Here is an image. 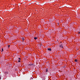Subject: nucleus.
<instances>
[{
  "mask_svg": "<svg viewBox=\"0 0 80 80\" xmlns=\"http://www.w3.org/2000/svg\"><path fill=\"white\" fill-rule=\"evenodd\" d=\"M78 34H80V31L79 32H78Z\"/></svg>",
  "mask_w": 80,
  "mask_h": 80,
  "instance_id": "nucleus-10",
  "label": "nucleus"
},
{
  "mask_svg": "<svg viewBox=\"0 0 80 80\" xmlns=\"http://www.w3.org/2000/svg\"><path fill=\"white\" fill-rule=\"evenodd\" d=\"M46 72H48V68H47L46 69Z\"/></svg>",
  "mask_w": 80,
  "mask_h": 80,
  "instance_id": "nucleus-5",
  "label": "nucleus"
},
{
  "mask_svg": "<svg viewBox=\"0 0 80 80\" xmlns=\"http://www.w3.org/2000/svg\"><path fill=\"white\" fill-rule=\"evenodd\" d=\"M18 59H19V60H21V59L20 58H19Z\"/></svg>",
  "mask_w": 80,
  "mask_h": 80,
  "instance_id": "nucleus-13",
  "label": "nucleus"
},
{
  "mask_svg": "<svg viewBox=\"0 0 80 80\" xmlns=\"http://www.w3.org/2000/svg\"><path fill=\"white\" fill-rule=\"evenodd\" d=\"M38 38V37H35L34 38V40H37V39Z\"/></svg>",
  "mask_w": 80,
  "mask_h": 80,
  "instance_id": "nucleus-4",
  "label": "nucleus"
},
{
  "mask_svg": "<svg viewBox=\"0 0 80 80\" xmlns=\"http://www.w3.org/2000/svg\"><path fill=\"white\" fill-rule=\"evenodd\" d=\"M22 40H24L23 39V38H22Z\"/></svg>",
  "mask_w": 80,
  "mask_h": 80,
  "instance_id": "nucleus-14",
  "label": "nucleus"
},
{
  "mask_svg": "<svg viewBox=\"0 0 80 80\" xmlns=\"http://www.w3.org/2000/svg\"><path fill=\"white\" fill-rule=\"evenodd\" d=\"M8 48H9L10 47V45H8Z\"/></svg>",
  "mask_w": 80,
  "mask_h": 80,
  "instance_id": "nucleus-8",
  "label": "nucleus"
},
{
  "mask_svg": "<svg viewBox=\"0 0 80 80\" xmlns=\"http://www.w3.org/2000/svg\"><path fill=\"white\" fill-rule=\"evenodd\" d=\"M74 61L75 62H78V60L77 59H75Z\"/></svg>",
  "mask_w": 80,
  "mask_h": 80,
  "instance_id": "nucleus-3",
  "label": "nucleus"
},
{
  "mask_svg": "<svg viewBox=\"0 0 80 80\" xmlns=\"http://www.w3.org/2000/svg\"><path fill=\"white\" fill-rule=\"evenodd\" d=\"M28 65H30V66H32V65H33V64H29Z\"/></svg>",
  "mask_w": 80,
  "mask_h": 80,
  "instance_id": "nucleus-6",
  "label": "nucleus"
},
{
  "mask_svg": "<svg viewBox=\"0 0 80 80\" xmlns=\"http://www.w3.org/2000/svg\"><path fill=\"white\" fill-rule=\"evenodd\" d=\"M79 18H80V15L79 16Z\"/></svg>",
  "mask_w": 80,
  "mask_h": 80,
  "instance_id": "nucleus-15",
  "label": "nucleus"
},
{
  "mask_svg": "<svg viewBox=\"0 0 80 80\" xmlns=\"http://www.w3.org/2000/svg\"><path fill=\"white\" fill-rule=\"evenodd\" d=\"M3 49L2 48V52H3Z\"/></svg>",
  "mask_w": 80,
  "mask_h": 80,
  "instance_id": "nucleus-11",
  "label": "nucleus"
},
{
  "mask_svg": "<svg viewBox=\"0 0 80 80\" xmlns=\"http://www.w3.org/2000/svg\"><path fill=\"white\" fill-rule=\"evenodd\" d=\"M60 47H61L62 48H63V46L62 45V44H61V45L60 46Z\"/></svg>",
  "mask_w": 80,
  "mask_h": 80,
  "instance_id": "nucleus-1",
  "label": "nucleus"
},
{
  "mask_svg": "<svg viewBox=\"0 0 80 80\" xmlns=\"http://www.w3.org/2000/svg\"><path fill=\"white\" fill-rule=\"evenodd\" d=\"M48 50L49 51H51L52 50L51 49V48H48Z\"/></svg>",
  "mask_w": 80,
  "mask_h": 80,
  "instance_id": "nucleus-2",
  "label": "nucleus"
},
{
  "mask_svg": "<svg viewBox=\"0 0 80 80\" xmlns=\"http://www.w3.org/2000/svg\"><path fill=\"white\" fill-rule=\"evenodd\" d=\"M18 62H20V60H19L18 61Z\"/></svg>",
  "mask_w": 80,
  "mask_h": 80,
  "instance_id": "nucleus-12",
  "label": "nucleus"
},
{
  "mask_svg": "<svg viewBox=\"0 0 80 80\" xmlns=\"http://www.w3.org/2000/svg\"><path fill=\"white\" fill-rule=\"evenodd\" d=\"M59 22H58L57 23V25H58V26L59 25Z\"/></svg>",
  "mask_w": 80,
  "mask_h": 80,
  "instance_id": "nucleus-7",
  "label": "nucleus"
},
{
  "mask_svg": "<svg viewBox=\"0 0 80 80\" xmlns=\"http://www.w3.org/2000/svg\"><path fill=\"white\" fill-rule=\"evenodd\" d=\"M1 78H2L1 77V75H0V80H1Z\"/></svg>",
  "mask_w": 80,
  "mask_h": 80,
  "instance_id": "nucleus-9",
  "label": "nucleus"
}]
</instances>
